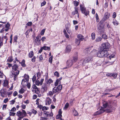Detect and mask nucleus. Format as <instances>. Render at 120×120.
<instances>
[{
    "instance_id": "obj_1",
    "label": "nucleus",
    "mask_w": 120,
    "mask_h": 120,
    "mask_svg": "<svg viewBox=\"0 0 120 120\" xmlns=\"http://www.w3.org/2000/svg\"><path fill=\"white\" fill-rule=\"evenodd\" d=\"M110 47L109 44L107 43L102 44L99 51L97 52V55L99 57H105L107 56L108 53L107 49Z\"/></svg>"
},
{
    "instance_id": "obj_2",
    "label": "nucleus",
    "mask_w": 120,
    "mask_h": 120,
    "mask_svg": "<svg viewBox=\"0 0 120 120\" xmlns=\"http://www.w3.org/2000/svg\"><path fill=\"white\" fill-rule=\"evenodd\" d=\"M103 107H101V109L98 111L95 112L94 115V116L99 115H100L103 113L104 112H105L107 113L110 112V107L108 103L106 102L104 103L103 105Z\"/></svg>"
},
{
    "instance_id": "obj_3",
    "label": "nucleus",
    "mask_w": 120,
    "mask_h": 120,
    "mask_svg": "<svg viewBox=\"0 0 120 120\" xmlns=\"http://www.w3.org/2000/svg\"><path fill=\"white\" fill-rule=\"evenodd\" d=\"M18 68V66L14 64L12 66V69L14 71H12V74L14 80H15L17 79V76L19 72V71L17 70Z\"/></svg>"
},
{
    "instance_id": "obj_4",
    "label": "nucleus",
    "mask_w": 120,
    "mask_h": 120,
    "mask_svg": "<svg viewBox=\"0 0 120 120\" xmlns=\"http://www.w3.org/2000/svg\"><path fill=\"white\" fill-rule=\"evenodd\" d=\"M27 113L25 111L22 109L18 111L16 113V115L19 117L17 120H21L22 119L26 116Z\"/></svg>"
},
{
    "instance_id": "obj_5",
    "label": "nucleus",
    "mask_w": 120,
    "mask_h": 120,
    "mask_svg": "<svg viewBox=\"0 0 120 120\" xmlns=\"http://www.w3.org/2000/svg\"><path fill=\"white\" fill-rule=\"evenodd\" d=\"M78 59L77 56L73 57V59H69L68 60L67 63V65L68 67L71 66L73 63L76 61Z\"/></svg>"
},
{
    "instance_id": "obj_6",
    "label": "nucleus",
    "mask_w": 120,
    "mask_h": 120,
    "mask_svg": "<svg viewBox=\"0 0 120 120\" xmlns=\"http://www.w3.org/2000/svg\"><path fill=\"white\" fill-rule=\"evenodd\" d=\"M92 57V56H88L83 60H81L80 62V65H84L86 63L90 62L93 60Z\"/></svg>"
},
{
    "instance_id": "obj_7",
    "label": "nucleus",
    "mask_w": 120,
    "mask_h": 120,
    "mask_svg": "<svg viewBox=\"0 0 120 120\" xmlns=\"http://www.w3.org/2000/svg\"><path fill=\"white\" fill-rule=\"evenodd\" d=\"M79 9L81 11L82 13L85 14L86 16H87L89 13V11L86 10V8L82 5H80Z\"/></svg>"
},
{
    "instance_id": "obj_8",
    "label": "nucleus",
    "mask_w": 120,
    "mask_h": 120,
    "mask_svg": "<svg viewBox=\"0 0 120 120\" xmlns=\"http://www.w3.org/2000/svg\"><path fill=\"white\" fill-rule=\"evenodd\" d=\"M62 85H59L57 87H54L52 91L54 93H56L61 90L62 88Z\"/></svg>"
},
{
    "instance_id": "obj_9",
    "label": "nucleus",
    "mask_w": 120,
    "mask_h": 120,
    "mask_svg": "<svg viewBox=\"0 0 120 120\" xmlns=\"http://www.w3.org/2000/svg\"><path fill=\"white\" fill-rule=\"evenodd\" d=\"M41 39H39V37L38 36H37L34 41V45H39L41 44Z\"/></svg>"
},
{
    "instance_id": "obj_10",
    "label": "nucleus",
    "mask_w": 120,
    "mask_h": 120,
    "mask_svg": "<svg viewBox=\"0 0 120 120\" xmlns=\"http://www.w3.org/2000/svg\"><path fill=\"white\" fill-rule=\"evenodd\" d=\"M98 31L101 33H104L105 31V29L103 26H100L98 28Z\"/></svg>"
},
{
    "instance_id": "obj_11",
    "label": "nucleus",
    "mask_w": 120,
    "mask_h": 120,
    "mask_svg": "<svg viewBox=\"0 0 120 120\" xmlns=\"http://www.w3.org/2000/svg\"><path fill=\"white\" fill-rule=\"evenodd\" d=\"M110 13L109 12H107L105 13L103 18V20L104 21H105L106 20L108 19L110 16Z\"/></svg>"
},
{
    "instance_id": "obj_12",
    "label": "nucleus",
    "mask_w": 120,
    "mask_h": 120,
    "mask_svg": "<svg viewBox=\"0 0 120 120\" xmlns=\"http://www.w3.org/2000/svg\"><path fill=\"white\" fill-rule=\"evenodd\" d=\"M44 113L46 116V117L52 116L53 115V113L52 111L50 113L49 112L44 111Z\"/></svg>"
},
{
    "instance_id": "obj_13",
    "label": "nucleus",
    "mask_w": 120,
    "mask_h": 120,
    "mask_svg": "<svg viewBox=\"0 0 120 120\" xmlns=\"http://www.w3.org/2000/svg\"><path fill=\"white\" fill-rule=\"evenodd\" d=\"M44 80V79H41V80L40 82L39 80H37L35 82L36 85L38 86L41 85L42 84Z\"/></svg>"
},
{
    "instance_id": "obj_14",
    "label": "nucleus",
    "mask_w": 120,
    "mask_h": 120,
    "mask_svg": "<svg viewBox=\"0 0 120 120\" xmlns=\"http://www.w3.org/2000/svg\"><path fill=\"white\" fill-rule=\"evenodd\" d=\"M52 99L49 97H47L46 98V103L47 104L49 105L51 103L52 101Z\"/></svg>"
},
{
    "instance_id": "obj_15",
    "label": "nucleus",
    "mask_w": 120,
    "mask_h": 120,
    "mask_svg": "<svg viewBox=\"0 0 120 120\" xmlns=\"http://www.w3.org/2000/svg\"><path fill=\"white\" fill-rule=\"evenodd\" d=\"M74 9L75 11H73L72 12V14L73 15L77 14L78 13V9L76 7H75L74 8Z\"/></svg>"
},
{
    "instance_id": "obj_16",
    "label": "nucleus",
    "mask_w": 120,
    "mask_h": 120,
    "mask_svg": "<svg viewBox=\"0 0 120 120\" xmlns=\"http://www.w3.org/2000/svg\"><path fill=\"white\" fill-rule=\"evenodd\" d=\"M77 38L80 41H82L84 38V37L82 35L79 34L77 36Z\"/></svg>"
},
{
    "instance_id": "obj_17",
    "label": "nucleus",
    "mask_w": 120,
    "mask_h": 120,
    "mask_svg": "<svg viewBox=\"0 0 120 120\" xmlns=\"http://www.w3.org/2000/svg\"><path fill=\"white\" fill-rule=\"evenodd\" d=\"M28 81L26 79H23L22 80L21 84L22 86H25L27 84V82H28Z\"/></svg>"
},
{
    "instance_id": "obj_18",
    "label": "nucleus",
    "mask_w": 120,
    "mask_h": 120,
    "mask_svg": "<svg viewBox=\"0 0 120 120\" xmlns=\"http://www.w3.org/2000/svg\"><path fill=\"white\" fill-rule=\"evenodd\" d=\"M91 50L90 48L88 47L85 49L84 50V52L85 53L88 54L90 52Z\"/></svg>"
},
{
    "instance_id": "obj_19",
    "label": "nucleus",
    "mask_w": 120,
    "mask_h": 120,
    "mask_svg": "<svg viewBox=\"0 0 120 120\" xmlns=\"http://www.w3.org/2000/svg\"><path fill=\"white\" fill-rule=\"evenodd\" d=\"M71 46L70 45H68L66 48V51L67 52H70L71 49Z\"/></svg>"
},
{
    "instance_id": "obj_20",
    "label": "nucleus",
    "mask_w": 120,
    "mask_h": 120,
    "mask_svg": "<svg viewBox=\"0 0 120 120\" xmlns=\"http://www.w3.org/2000/svg\"><path fill=\"white\" fill-rule=\"evenodd\" d=\"M58 113H59V115H57V116H58V117H57H57H56L57 119H60V118H61V117L62 116L61 114H62V112L61 110V109H60L59 110V111Z\"/></svg>"
},
{
    "instance_id": "obj_21",
    "label": "nucleus",
    "mask_w": 120,
    "mask_h": 120,
    "mask_svg": "<svg viewBox=\"0 0 120 120\" xmlns=\"http://www.w3.org/2000/svg\"><path fill=\"white\" fill-rule=\"evenodd\" d=\"M8 80H5L4 82L3 86L5 87H8Z\"/></svg>"
},
{
    "instance_id": "obj_22",
    "label": "nucleus",
    "mask_w": 120,
    "mask_h": 120,
    "mask_svg": "<svg viewBox=\"0 0 120 120\" xmlns=\"http://www.w3.org/2000/svg\"><path fill=\"white\" fill-rule=\"evenodd\" d=\"M42 47V49H43L45 50H49V51L50 50V48L49 47L46 46H44Z\"/></svg>"
},
{
    "instance_id": "obj_23",
    "label": "nucleus",
    "mask_w": 120,
    "mask_h": 120,
    "mask_svg": "<svg viewBox=\"0 0 120 120\" xmlns=\"http://www.w3.org/2000/svg\"><path fill=\"white\" fill-rule=\"evenodd\" d=\"M73 114L74 116H78V114L76 110H75V109H73Z\"/></svg>"
},
{
    "instance_id": "obj_24",
    "label": "nucleus",
    "mask_w": 120,
    "mask_h": 120,
    "mask_svg": "<svg viewBox=\"0 0 120 120\" xmlns=\"http://www.w3.org/2000/svg\"><path fill=\"white\" fill-rule=\"evenodd\" d=\"M34 55V53L33 51H30L29 54V56L30 58H32Z\"/></svg>"
},
{
    "instance_id": "obj_25",
    "label": "nucleus",
    "mask_w": 120,
    "mask_h": 120,
    "mask_svg": "<svg viewBox=\"0 0 120 120\" xmlns=\"http://www.w3.org/2000/svg\"><path fill=\"white\" fill-rule=\"evenodd\" d=\"M113 23L114 25L115 26H117L118 25L119 23L115 19H114L113 20Z\"/></svg>"
},
{
    "instance_id": "obj_26",
    "label": "nucleus",
    "mask_w": 120,
    "mask_h": 120,
    "mask_svg": "<svg viewBox=\"0 0 120 120\" xmlns=\"http://www.w3.org/2000/svg\"><path fill=\"white\" fill-rule=\"evenodd\" d=\"M80 41L79 40L76 39L75 40V44H77V45H79V44H80Z\"/></svg>"
},
{
    "instance_id": "obj_27",
    "label": "nucleus",
    "mask_w": 120,
    "mask_h": 120,
    "mask_svg": "<svg viewBox=\"0 0 120 120\" xmlns=\"http://www.w3.org/2000/svg\"><path fill=\"white\" fill-rule=\"evenodd\" d=\"M102 38L101 37H99L96 38L95 41L96 42H99L101 41Z\"/></svg>"
},
{
    "instance_id": "obj_28",
    "label": "nucleus",
    "mask_w": 120,
    "mask_h": 120,
    "mask_svg": "<svg viewBox=\"0 0 120 120\" xmlns=\"http://www.w3.org/2000/svg\"><path fill=\"white\" fill-rule=\"evenodd\" d=\"M95 34L94 33H92L91 34V37H92V39L93 40H94L95 38Z\"/></svg>"
},
{
    "instance_id": "obj_29",
    "label": "nucleus",
    "mask_w": 120,
    "mask_h": 120,
    "mask_svg": "<svg viewBox=\"0 0 120 120\" xmlns=\"http://www.w3.org/2000/svg\"><path fill=\"white\" fill-rule=\"evenodd\" d=\"M25 61L24 60H23L22 61V62L20 63V64H21L22 66V67H25L26 66V65L25 63Z\"/></svg>"
},
{
    "instance_id": "obj_30",
    "label": "nucleus",
    "mask_w": 120,
    "mask_h": 120,
    "mask_svg": "<svg viewBox=\"0 0 120 120\" xmlns=\"http://www.w3.org/2000/svg\"><path fill=\"white\" fill-rule=\"evenodd\" d=\"M0 95L3 97H5L6 95L5 94V93L3 92H0Z\"/></svg>"
},
{
    "instance_id": "obj_31",
    "label": "nucleus",
    "mask_w": 120,
    "mask_h": 120,
    "mask_svg": "<svg viewBox=\"0 0 120 120\" xmlns=\"http://www.w3.org/2000/svg\"><path fill=\"white\" fill-rule=\"evenodd\" d=\"M29 76L28 75H24V79L29 81Z\"/></svg>"
},
{
    "instance_id": "obj_32",
    "label": "nucleus",
    "mask_w": 120,
    "mask_h": 120,
    "mask_svg": "<svg viewBox=\"0 0 120 120\" xmlns=\"http://www.w3.org/2000/svg\"><path fill=\"white\" fill-rule=\"evenodd\" d=\"M112 76H113L114 78H116L117 76V74L116 73H112Z\"/></svg>"
},
{
    "instance_id": "obj_33",
    "label": "nucleus",
    "mask_w": 120,
    "mask_h": 120,
    "mask_svg": "<svg viewBox=\"0 0 120 120\" xmlns=\"http://www.w3.org/2000/svg\"><path fill=\"white\" fill-rule=\"evenodd\" d=\"M42 88L44 90V91L46 90L47 89V86L45 85H43L42 86Z\"/></svg>"
},
{
    "instance_id": "obj_34",
    "label": "nucleus",
    "mask_w": 120,
    "mask_h": 120,
    "mask_svg": "<svg viewBox=\"0 0 120 120\" xmlns=\"http://www.w3.org/2000/svg\"><path fill=\"white\" fill-rule=\"evenodd\" d=\"M74 5L76 6H77L79 4V3L77 1H74Z\"/></svg>"
},
{
    "instance_id": "obj_35",
    "label": "nucleus",
    "mask_w": 120,
    "mask_h": 120,
    "mask_svg": "<svg viewBox=\"0 0 120 120\" xmlns=\"http://www.w3.org/2000/svg\"><path fill=\"white\" fill-rule=\"evenodd\" d=\"M24 92V90L22 88H21L19 91V92L20 93L22 94Z\"/></svg>"
},
{
    "instance_id": "obj_36",
    "label": "nucleus",
    "mask_w": 120,
    "mask_h": 120,
    "mask_svg": "<svg viewBox=\"0 0 120 120\" xmlns=\"http://www.w3.org/2000/svg\"><path fill=\"white\" fill-rule=\"evenodd\" d=\"M52 56L51 57H50L49 58V62L51 64H52Z\"/></svg>"
},
{
    "instance_id": "obj_37",
    "label": "nucleus",
    "mask_w": 120,
    "mask_h": 120,
    "mask_svg": "<svg viewBox=\"0 0 120 120\" xmlns=\"http://www.w3.org/2000/svg\"><path fill=\"white\" fill-rule=\"evenodd\" d=\"M96 18V21L97 22L99 21V19L98 16V14L96 13L95 15Z\"/></svg>"
},
{
    "instance_id": "obj_38",
    "label": "nucleus",
    "mask_w": 120,
    "mask_h": 120,
    "mask_svg": "<svg viewBox=\"0 0 120 120\" xmlns=\"http://www.w3.org/2000/svg\"><path fill=\"white\" fill-rule=\"evenodd\" d=\"M69 105V104L68 103V102L66 103L65 105V106L64 108L65 109H67Z\"/></svg>"
},
{
    "instance_id": "obj_39",
    "label": "nucleus",
    "mask_w": 120,
    "mask_h": 120,
    "mask_svg": "<svg viewBox=\"0 0 120 120\" xmlns=\"http://www.w3.org/2000/svg\"><path fill=\"white\" fill-rule=\"evenodd\" d=\"M48 95L50 96H52L53 95V93L52 91H49L48 93L47 94Z\"/></svg>"
},
{
    "instance_id": "obj_40",
    "label": "nucleus",
    "mask_w": 120,
    "mask_h": 120,
    "mask_svg": "<svg viewBox=\"0 0 120 120\" xmlns=\"http://www.w3.org/2000/svg\"><path fill=\"white\" fill-rule=\"evenodd\" d=\"M60 82L58 79H57L55 83V86H56L58 84L59 82Z\"/></svg>"
},
{
    "instance_id": "obj_41",
    "label": "nucleus",
    "mask_w": 120,
    "mask_h": 120,
    "mask_svg": "<svg viewBox=\"0 0 120 120\" xmlns=\"http://www.w3.org/2000/svg\"><path fill=\"white\" fill-rule=\"evenodd\" d=\"M102 37L103 38H104L105 39H106L107 38V37L106 35L105 34H102Z\"/></svg>"
},
{
    "instance_id": "obj_42",
    "label": "nucleus",
    "mask_w": 120,
    "mask_h": 120,
    "mask_svg": "<svg viewBox=\"0 0 120 120\" xmlns=\"http://www.w3.org/2000/svg\"><path fill=\"white\" fill-rule=\"evenodd\" d=\"M18 39V37L17 36L15 35L14 37V40L15 42H17V40Z\"/></svg>"
},
{
    "instance_id": "obj_43",
    "label": "nucleus",
    "mask_w": 120,
    "mask_h": 120,
    "mask_svg": "<svg viewBox=\"0 0 120 120\" xmlns=\"http://www.w3.org/2000/svg\"><path fill=\"white\" fill-rule=\"evenodd\" d=\"M4 38V39H5L6 43L7 42V41L8 39L7 37L6 36H4V37H2V38L1 40H2L3 41V39Z\"/></svg>"
},
{
    "instance_id": "obj_44",
    "label": "nucleus",
    "mask_w": 120,
    "mask_h": 120,
    "mask_svg": "<svg viewBox=\"0 0 120 120\" xmlns=\"http://www.w3.org/2000/svg\"><path fill=\"white\" fill-rule=\"evenodd\" d=\"M15 114V113L14 112H10L9 113V115L10 116H14Z\"/></svg>"
},
{
    "instance_id": "obj_45",
    "label": "nucleus",
    "mask_w": 120,
    "mask_h": 120,
    "mask_svg": "<svg viewBox=\"0 0 120 120\" xmlns=\"http://www.w3.org/2000/svg\"><path fill=\"white\" fill-rule=\"evenodd\" d=\"M32 113L34 114H36L37 112V111L36 110L34 109H33L32 110Z\"/></svg>"
},
{
    "instance_id": "obj_46",
    "label": "nucleus",
    "mask_w": 120,
    "mask_h": 120,
    "mask_svg": "<svg viewBox=\"0 0 120 120\" xmlns=\"http://www.w3.org/2000/svg\"><path fill=\"white\" fill-rule=\"evenodd\" d=\"M32 22H30L27 23L26 25L28 26H30L32 25Z\"/></svg>"
},
{
    "instance_id": "obj_47",
    "label": "nucleus",
    "mask_w": 120,
    "mask_h": 120,
    "mask_svg": "<svg viewBox=\"0 0 120 120\" xmlns=\"http://www.w3.org/2000/svg\"><path fill=\"white\" fill-rule=\"evenodd\" d=\"M54 75H55L57 77L59 76V74L58 72L57 71H56L54 73Z\"/></svg>"
},
{
    "instance_id": "obj_48",
    "label": "nucleus",
    "mask_w": 120,
    "mask_h": 120,
    "mask_svg": "<svg viewBox=\"0 0 120 120\" xmlns=\"http://www.w3.org/2000/svg\"><path fill=\"white\" fill-rule=\"evenodd\" d=\"M8 61L10 62H11L13 60V59L12 58H8L7 60Z\"/></svg>"
},
{
    "instance_id": "obj_49",
    "label": "nucleus",
    "mask_w": 120,
    "mask_h": 120,
    "mask_svg": "<svg viewBox=\"0 0 120 120\" xmlns=\"http://www.w3.org/2000/svg\"><path fill=\"white\" fill-rule=\"evenodd\" d=\"M3 45V40H1V38L0 36V46Z\"/></svg>"
},
{
    "instance_id": "obj_50",
    "label": "nucleus",
    "mask_w": 120,
    "mask_h": 120,
    "mask_svg": "<svg viewBox=\"0 0 120 120\" xmlns=\"http://www.w3.org/2000/svg\"><path fill=\"white\" fill-rule=\"evenodd\" d=\"M46 4V2L45 1H44L41 3V6L45 5Z\"/></svg>"
},
{
    "instance_id": "obj_51",
    "label": "nucleus",
    "mask_w": 120,
    "mask_h": 120,
    "mask_svg": "<svg viewBox=\"0 0 120 120\" xmlns=\"http://www.w3.org/2000/svg\"><path fill=\"white\" fill-rule=\"evenodd\" d=\"M48 109H47V108L45 107L44 106L42 108V110L43 111H44L45 110H47Z\"/></svg>"
},
{
    "instance_id": "obj_52",
    "label": "nucleus",
    "mask_w": 120,
    "mask_h": 120,
    "mask_svg": "<svg viewBox=\"0 0 120 120\" xmlns=\"http://www.w3.org/2000/svg\"><path fill=\"white\" fill-rule=\"evenodd\" d=\"M45 29H44L43 30L41 31V35H42L44 34V33L45 32Z\"/></svg>"
},
{
    "instance_id": "obj_53",
    "label": "nucleus",
    "mask_w": 120,
    "mask_h": 120,
    "mask_svg": "<svg viewBox=\"0 0 120 120\" xmlns=\"http://www.w3.org/2000/svg\"><path fill=\"white\" fill-rule=\"evenodd\" d=\"M10 24L8 23H7L5 25V27L6 28H9L10 27Z\"/></svg>"
},
{
    "instance_id": "obj_54",
    "label": "nucleus",
    "mask_w": 120,
    "mask_h": 120,
    "mask_svg": "<svg viewBox=\"0 0 120 120\" xmlns=\"http://www.w3.org/2000/svg\"><path fill=\"white\" fill-rule=\"evenodd\" d=\"M17 94L18 93L16 91H15L14 92L13 95L15 97L17 95Z\"/></svg>"
},
{
    "instance_id": "obj_55",
    "label": "nucleus",
    "mask_w": 120,
    "mask_h": 120,
    "mask_svg": "<svg viewBox=\"0 0 120 120\" xmlns=\"http://www.w3.org/2000/svg\"><path fill=\"white\" fill-rule=\"evenodd\" d=\"M64 35H65V37L66 38H69V36L67 33L65 34H64Z\"/></svg>"
},
{
    "instance_id": "obj_56",
    "label": "nucleus",
    "mask_w": 120,
    "mask_h": 120,
    "mask_svg": "<svg viewBox=\"0 0 120 120\" xmlns=\"http://www.w3.org/2000/svg\"><path fill=\"white\" fill-rule=\"evenodd\" d=\"M36 76H34L32 79V81L33 82H34L35 81L36 79Z\"/></svg>"
},
{
    "instance_id": "obj_57",
    "label": "nucleus",
    "mask_w": 120,
    "mask_h": 120,
    "mask_svg": "<svg viewBox=\"0 0 120 120\" xmlns=\"http://www.w3.org/2000/svg\"><path fill=\"white\" fill-rule=\"evenodd\" d=\"M4 74L2 72L0 71V77L2 78Z\"/></svg>"
},
{
    "instance_id": "obj_58",
    "label": "nucleus",
    "mask_w": 120,
    "mask_h": 120,
    "mask_svg": "<svg viewBox=\"0 0 120 120\" xmlns=\"http://www.w3.org/2000/svg\"><path fill=\"white\" fill-rule=\"evenodd\" d=\"M116 13L115 12H114L113 13V15H112L113 17L114 18H115L116 17Z\"/></svg>"
},
{
    "instance_id": "obj_59",
    "label": "nucleus",
    "mask_w": 120,
    "mask_h": 120,
    "mask_svg": "<svg viewBox=\"0 0 120 120\" xmlns=\"http://www.w3.org/2000/svg\"><path fill=\"white\" fill-rule=\"evenodd\" d=\"M16 110V108L15 107L12 108L11 110V111L14 112Z\"/></svg>"
},
{
    "instance_id": "obj_60",
    "label": "nucleus",
    "mask_w": 120,
    "mask_h": 120,
    "mask_svg": "<svg viewBox=\"0 0 120 120\" xmlns=\"http://www.w3.org/2000/svg\"><path fill=\"white\" fill-rule=\"evenodd\" d=\"M32 88L34 89H37L38 88L35 84H34L33 85Z\"/></svg>"
},
{
    "instance_id": "obj_61",
    "label": "nucleus",
    "mask_w": 120,
    "mask_h": 120,
    "mask_svg": "<svg viewBox=\"0 0 120 120\" xmlns=\"http://www.w3.org/2000/svg\"><path fill=\"white\" fill-rule=\"evenodd\" d=\"M15 101L14 100H12L10 101V104H14L15 103Z\"/></svg>"
},
{
    "instance_id": "obj_62",
    "label": "nucleus",
    "mask_w": 120,
    "mask_h": 120,
    "mask_svg": "<svg viewBox=\"0 0 120 120\" xmlns=\"http://www.w3.org/2000/svg\"><path fill=\"white\" fill-rule=\"evenodd\" d=\"M21 107L23 109H25L26 107V106L25 105L23 104H22Z\"/></svg>"
},
{
    "instance_id": "obj_63",
    "label": "nucleus",
    "mask_w": 120,
    "mask_h": 120,
    "mask_svg": "<svg viewBox=\"0 0 120 120\" xmlns=\"http://www.w3.org/2000/svg\"><path fill=\"white\" fill-rule=\"evenodd\" d=\"M27 85V87L29 89H30V83H28L27 84H27H26Z\"/></svg>"
},
{
    "instance_id": "obj_64",
    "label": "nucleus",
    "mask_w": 120,
    "mask_h": 120,
    "mask_svg": "<svg viewBox=\"0 0 120 120\" xmlns=\"http://www.w3.org/2000/svg\"><path fill=\"white\" fill-rule=\"evenodd\" d=\"M39 59L40 60V61L43 60V58L42 55H41L39 57Z\"/></svg>"
}]
</instances>
